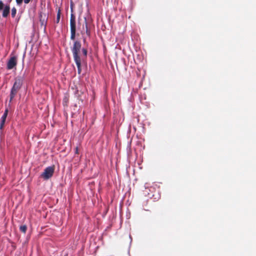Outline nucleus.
I'll return each mask as SVG.
<instances>
[{"instance_id":"1","label":"nucleus","mask_w":256,"mask_h":256,"mask_svg":"<svg viewBox=\"0 0 256 256\" xmlns=\"http://www.w3.org/2000/svg\"><path fill=\"white\" fill-rule=\"evenodd\" d=\"M73 58L78 68V73L80 74L82 72V62H84L88 55V50L83 48H82V44L80 40H76L74 42L73 46L71 48Z\"/></svg>"},{"instance_id":"2","label":"nucleus","mask_w":256,"mask_h":256,"mask_svg":"<svg viewBox=\"0 0 256 256\" xmlns=\"http://www.w3.org/2000/svg\"><path fill=\"white\" fill-rule=\"evenodd\" d=\"M22 82L23 78L20 76H18L15 78L14 82L10 90V102H11L18 92L20 88Z\"/></svg>"},{"instance_id":"3","label":"nucleus","mask_w":256,"mask_h":256,"mask_svg":"<svg viewBox=\"0 0 256 256\" xmlns=\"http://www.w3.org/2000/svg\"><path fill=\"white\" fill-rule=\"evenodd\" d=\"M70 37L71 40H75L76 36V18L74 14H70Z\"/></svg>"},{"instance_id":"4","label":"nucleus","mask_w":256,"mask_h":256,"mask_svg":"<svg viewBox=\"0 0 256 256\" xmlns=\"http://www.w3.org/2000/svg\"><path fill=\"white\" fill-rule=\"evenodd\" d=\"M54 171V166L47 167L44 170V172L41 174L40 176L44 180H47L52 177Z\"/></svg>"},{"instance_id":"5","label":"nucleus","mask_w":256,"mask_h":256,"mask_svg":"<svg viewBox=\"0 0 256 256\" xmlns=\"http://www.w3.org/2000/svg\"><path fill=\"white\" fill-rule=\"evenodd\" d=\"M17 64V58L16 56L10 57L7 63V69L12 70Z\"/></svg>"},{"instance_id":"6","label":"nucleus","mask_w":256,"mask_h":256,"mask_svg":"<svg viewBox=\"0 0 256 256\" xmlns=\"http://www.w3.org/2000/svg\"><path fill=\"white\" fill-rule=\"evenodd\" d=\"M84 32L88 36H90V32L88 27V22L86 18H84V20L82 24V30H81L82 34Z\"/></svg>"},{"instance_id":"7","label":"nucleus","mask_w":256,"mask_h":256,"mask_svg":"<svg viewBox=\"0 0 256 256\" xmlns=\"http://www.w3.org/2000/svg\"><path fill=\"white\" fill-rule=\"evenodd\" d=\"M39 18L41 26L45 28L48 18L46 14L40 12L39 14Z\"/></svg>"},{"instance_id":"8","label":"nucleus","mask_w":256,"mask_h":256,"mask_svg":"<svg viewBox=\"0 0 256 256\" xmlns=\"http://www.w3.org/2000/svg\"><path fill=\"white\" fill-rule=\"evenodd\" d=\"M8 109L6 108L4 111V114H3L1 118V120H0V130H2L4 126V124L6 122V117L8 114Z\"/></svg>"},{"instance_id":"9","label":"nucleus","mask_w":256,"mask_h":256,"mask_svg":"<svg viewBox=\"0 0 256 256\" xmlns=\"http://www.w3.org/2000/svg\"><path fill=\"white\" fill-rule=\"evenodd\" d=\"M10 12V6L9 5H6L4 6V10L2 12V16L4 18H6Z\"/></svg>"},{"instance_id":"10","label":"nucleus","mask_w":256,"mask_h":256,"mask_svg":"<svg viewBox=\"0 0 256 256\" xmlns=\"http://www.w3.org/2000/svg\"><path fill=\"white\" fill-rule=\"evenodd\" d=\"M20 230L22 232L25 234L27 230V226L26 224L21 225L20 226Z\"/></svg>"},{"instance_id":"11","label":"nucleus","mask_w":256,"mask_h":256,"mask_svg":"<svg viewBox=\"0 0 256 256\" xmlns=\"http://www.w3.org/2000/svg\"><path fill=\"white\" fill-rule=\"evenodd\" d=\"M60 14H61V10H60V8H58V12H57L56 20V22L58 24L60 22Z\"/></svg>"},{"instance_id":"12","label":"nucleus","mask_w":256,"mask_h":256,"mask_svg":"<svg viewBox=\"0 0 256 256\" xmlns=\"http://www.w3.org/2000/svg\"><path fill=\"white\" fill-rule=\"evenodd\" d=\"M16 8L14 7L12 9V18H14L16 16Z\"/></svg>"},{"instance_id":"13","label":"nucleus","mask_w":256,"mask_h":256,"mask_svg":"<svg viewBox=\"0 0 256 256\" xmlns=\"http://www.w3.org/2000/svg\"><path fill=\"white\" fill-rule=\"evenodd\" d=\"M4 4L2 0H0V10H2L4 8Z\"/></svg>"},{"instance_id":"14","label":"nucleus","mask_w":256,"mask_h":256,"mask_svg":"<svg viewBox=\"0 0 256 256\" xmlns=\"http://www.w3.org/2000/svg\"><path fill=\"white\" fill-rule=\"evenodd\" d=\"M18 5L20 6L23 2V0H16Z\"/></svg>"},{"instance_id":"15","label":"nucleus","mask_w":256,"mask_h":256,"mask_svg":"<svg viewBox=\"0 0 256 256\" xmlns=\"http://www.w3.org/2000/svg\"><path fill=\"white\" fill-rule=\"evenodd\" d=\"M31 0H24V4H28Z\"/></svg>"},{"instance_id":"16","label":"nucleus","mask_w":256,"mask_h":256,"mask_svg":"<svg viewBox=\"0 0 256 256\" xmlns=\"http://www.w3.org/2000/svg\"><path fill=\"white\" fill-rule=\"evenodd\" d=\"M75 152H76V154L78 153V147H76L75 148Z\"/></svg>"},{"instance_id":"17","label":"nucleus","mask_w":256,"mask_h":256,"mask_svg":"<svg viewBox=\"0 0 256 256\" xmlns=\"http://www.w3.org/2000/svg\"><path fill=\"white\" fill-rule=\"evenodd\" d=\"M78 24H80V26L81 22H80V18L78 19Z\"/></svg>"}]
</instances>
